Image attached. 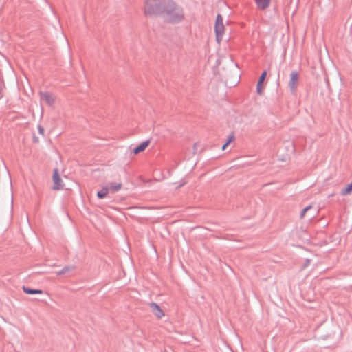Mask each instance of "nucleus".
I'll use <instances>...</instances> for the list:
<instances>
[{"label": "nucleus", "mask_w": 352, "mask_h": 352, "mask_svg": "<svg viewBox=\"0 0 352 352\" xmlns=\"http://www.w3.org/2000/svg\"><path fill=\"white\" fill-rule=\"evenodd\" d=\"M163 14L167 21L173 23H179L184 19L183 9L171 0H168Z\"/></svg>", "instance_id": "1"}, {"label": "nucleus", "mask_w": 352, "mask_h": 352, "mask_svg": "<svg viewBox=\"0 0 352 352\" xmlns=\"http://www.w3.org/2000/svg\"><path fill=\"white\" fill-rule=\"evenodd\" d=\"M168 0H146L144 8L145 15L163 14Z\"/></svg>", "instance_id": "2"}, {"label": "nucleus", "mask_w": 352, "mask_h": 352, "mask_svg": "<svg viewBox=\"0 0 352 352\" xmlns=\"http://www.w3.org/2000/svg\"><path fill=\"white\" fill-rule=\"evenodd\" d=\"M214 30L216 33V38L218 43H220L222 40V36L224 34V25L223 23V18L221 14L217 16Z\"/></svg>", "instance_id": "3"}, {"label": "nucleus", "mask_w": 352, "mask_h": 352, "mask_svg": "<svg viewBox=\"0 0 352 352\" xmlns=\"http://www.w3.org/2000/svg\"><path fill=\"white\" fill-rule=\"evenodd\" d=\"M299 74L296 71H292L290 74V79L288 86L292 94H295L298 84Z\"/></svg>", "instance_id": "4"}, {"label": "nucleus", "mask_w": 352, "mask_h": 352, "mask_svg": "<svg viewBox=\"0 0 352 352\" xmlns=\"http://www.w3.org/2000/svg\"><path fill=\"white\" fill-rule=\"evenodd\" d=\"M52 179L54 182V186L52 187V189L54 190H58L63 188L64 184L63 183L62 179L60 177V175L58 174V170L57 168H55L54 170Z\"/></svg>", "instance_id": "5"}, {"label": "nucleus", "mask_w": 352, "mask_h": 352, "mask_svg": "<svg viewBox=\"0 0 352 352\" xmlns=\"http://www.w3.org/2000/svg\"><path fill=\"white\" fill-rule=\"evenodd\" d=\"M40 96L41 100L49 106H52L56 101L55 96L50 92H41Z\"/></svg>", "instance_id": "6"}, {"label": "nucleus", "mask_w": 352, "mask_h": 352, "mask_svg": "<svg viewBox=\"0 0 352 352\" xmlns=\"http://www.w3.org/2000/svg\"><path fill=\"white\" fill-rule=\"evenodd\" d=\"M150 307H151L153 314L158 318H161L162 316H164L163 311L161 309V308L159 307V305L157 304H156L155 302H151L150 304Z\"/></svg>", "instance_id": "7"}, {"label": "nucleus", "mask_w": 352, "mask_h": 352, "mask_svg": "<svg viewBox=\"0 0 352 352\" xmlns=\"http://www.w3.org/2000/svg\"><path fill=\"white\" fill-rule=\"evenodd\" d=\"M257 7L260 10H265L270 5L271 0H254Z\"/></svg>", "instance_id": "8"}, {"label": "nucleus", "mask_w": 352, "mask_h": 352, "mask_svg": "<svg viewBox=\"0 0 352 352\" xmlns=\"http://www.w3.org/2000/svg\"><path fill=\"white\" fill-rule=\"evenodd\" d=\"M149 144V141H144L143 142H142L140 145H138L137 147H135L133 152L134 154L137 155L142 151H144L146 147L148 146Z\"/></svg>", "instance_id": "9"}, {"label": "nucleus", "mask_w": 352, "mask_h": 352, "mask_svg": "<svg viewBox=\"0 0 352 352\" xmlns=\"http://www.w3.org/2000/svg\"><path fill=\"white\" fill-rule=\"evenodd\" d=\"M107 187L109 188V192H114L121 189L122 184L120 183H109Z\"/></svg>", "instance_id": "10"}, {"label": "nucleus", "mask_w": 352, "mask_h": 352, "mask_svg": "<svg viewBox=\"0 0 352 352\" xmlns=\"http://www.w3.org/2000/svg\"><path fill=\"white\" fill-rule=\"evenodd\" d=\"M23 290L25 294H43V291L41 289H30L26 287H23Z\"/></svg>", "instance_id": "11"}, {"label": "nucleus", "mask_w": 352, "mask_h": 352, "mask_svg": "<svg viewBox=\"0 0 352 352\" xmlns=\"http://www.w3.org/2000/svg\"><path fill=\"white\" fill-rule=\"evenodd\" d=\"M108 192H109V188L107 186L103 187L100 191L98 192L97 196L98 198L102 199L107 195Z\"/></svg>", "instance_id": "12"}, {"label": "nucleus", "mask_w": 352, "mask_h": 352, "mask_svg": "<svg viewBox=\"0 0 352 352\" xmlns=\"http://www.w3.org/2000/svg\"><path fill=\"white\" fill-rule=\"evenodd\" d=\"M352 192V182L347 186L346 188H343L341 190V195H346Z\"/></svg>", "instance_id": "13"}, {"label": "nucleus", "mask_w": 352, "mask_h": 352, "mask_svg": "<svg viewBox=\"0 0 352 352\" xmlns=\"http://www.w3.org/2000/svg\"><path fill=\"white\" fill-rule=\"evenodd\" d=\"M234 140V136H230L227 140V142L223 145L222 150H225L226 147L230 144L231 142H232Z\"/></svg>", "instance_id": "14"}, {"label": "nucleus", "mask_w": 352, "mask_h": 352, "mask_svg": "<svg viewBox=\"0 0 352 352\" xmlns=\"http://www.w3.org/2000/svg\"><path fill=\"white\" fill-rule=\"evenodd\" d=\"M71 270H72V267H65L60 271L57 272L56 274H57V275H62V274L70 271Z\"/></svg>", "instance_id": "15"}, {"label": "nucleus", "mask_w": 352, "mask_h": 352, "mask_svg": "<svg viewBox=\"0 0 352 352\" xmlns=\"http://www.w3.org/2000/svg\"><path fill=\"white\" fill-rule=\"evenodd\" d=\"M266 75H267V72H266L265 71H264V72L261 74V76H260V78H259V80H258V84H262V83H263V81H264V80H265V78Z\"/></svg>", "instance_id": "16"}, {"label": "nucleus", "mask_w": 352, "mask_h": 352, "mask_svg": "<svg viewBox=\"0 0 352 352\" xmlns=\"http://www.w3.org/2000/svg\"><path fill=\"white\" fill-rule=\"evenodd\" d=\"M311 208V206H307L306 208H305L302 212H301V214H300V217L301 218H303L305 215V213Z\"/></svg>", "instance_id": "17"}, {"label": "nucleus", "mask_w": 352, "mask_h": 352, "mask_svg": "<svg viewBox=\"0 0 352 352\" xmlns=\"http://www.w3.org/2000/svg\"><path fill=\"white\" fill-rule=\"evenodd\" d=\"M256 91L257 93L259 94V95H261L262 93H263V86H262V84H258V82L257 83V85H256Z\"/></svg>", "instance_id": "18"}, {"label": "nucleus", "mask_w": 352, "mask_h": 352, "mask_svg": "<svg viewBox=\"0 0 352 352\" xmlns=\"http://www.w3.org/2000/svg\"><path fill=\"white\" fill-rule=\"evenodd\" d=\"M38 133L41 135H44V129L42 126L41 125H38Z\"/></svg>", "instance_id": "19"}, {"label": "nucleus", "mask_w": 352, "mask_h": 352, "mask_svg": "<svg viewBox=\"0 0 352 352\" xmlns=\"http://www.w3.org/2000/svg\"><path fill=\"white\" fill-rule=\"evenodd\" d=\"M186 184L185 182H184L183 183H182L179 186H177V188H179L181 186H182L183 185H184Z\"/></svg>", "instance_id": "20"}, {"label": "nucleus", "mask_w": 352, "mask_h": 352, "mask_svg": "<svg viewBox=\"0 0 352 352\" xmlns=\"http://www.w3.org/2000/svg\"><path fill=\"white\" fill-rule=\"evenodd\" d=\"M34 139L35 142H38V139L37 138H34Z\"/></svg>", "instance_id": "21"}]
</instances>
